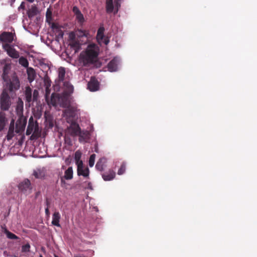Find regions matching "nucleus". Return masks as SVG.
Wrapping results in <instances>:
<instances>
[{"mask_svg": "<svg viewBox=\"0 0 257 257\" xmlns=\"http://www.w3.org/2000/svg\"><path fill=\"white\" fill-rule=\"evenodd\" d=\"M98 48L95 44L88 45L85 51H82L80 54V61L84 66L93 63L97 57Z\"/></svg>", "mask_w": 257, "mask_h": 257, "instance_id": "obj_1", "label": "nucleus"}, {"mask_svg": "<svg viewBox=\"0 0 257 257\" xmlns=\"http://www.w3.org/2000/svg\"><path fill=\"white\" fill-rule=\"evenodd\" d=\"M5 82L10 92L18 90L20 88V81L15 73H13L8 80L5 81Z\"/></svg>", "mask_w": 257, "mask_h": 257, "instance_id": "obj_2", "label": "nucleus"}, {"mask_svg": "<svg viewBox=\"0 0 257 257\" xmlns=\"http://www.w3.org/2000/svg\"><path fill=\"white\" fill-rule=\"evenodd\" d=\"M12 104L9 94L6 91H3L0 95V107L2 111H7Z\"/></svg>", "mask_w": 257, "mask_h": 257, "instance_id": "obj_3", "label": "nucleus"}, {"mask_svg": "<svg viewBox=\"0 0 257 257\" xmlns=\"http://www.w3.org/2000/svg\"><path fill=\"white\" fill-rule=\"evenodd\" d=\"M121 0H114V4L113 0H106V11L107 13H111L115 10L114 14L117 13L119 8L120 7Z\"/></svg>", "mask_w": 257, "mask_h": 257, "instance_id": "obj_4", "label": "nucleus"}, {"mask_svg": "<svg viewBox=\"0 0 257 257\" xmlns=\"http://www.w3.org/2000/svg\"><path fill=\"white\" fill-rule=\"evenodd\" d=\"M3 48L11 58L17 59L19 57V53L9 44H3Z\"/></svg>", "mask_w": 257, "mask_h": 257, "instance_id": "obj_5", "label": "nucleus"}, {"mask_svg": "<svg viewBox=\"0 0 257 257\" xmlns=\"http://www.w3.org/2000/svg\"><path fill=\"white\" fill-rule=\"evenodd\" d=\"M14 40V35L11 32H4L0 35V41L4 44L11 43Z\"/></svg>", "mask_w": 257, "mask_h": 257, "instance_id": "obj_6", "label": "nucleus"}, {"mask_svg": "<svg viewBox=\"0 0 257 257\" xmlns=\"http://www.w3.org/2000/svg\"><path fill=\"white\" fill-rule=\"evenodd\" d=\"M75 33L72 32L70 34V38L71 39L69 45L73 48L75 52H78L81 48V44L75 38Z\"/></svg>", "mask_w": 257, "mask_h": 257, "instance_id": "obj_7", "label": "nucleus"}, {"mask_svg": "<svg viewBox=\"0 0 257 257\" xmlns=\"http://www.w3.org/2000/svg\"><path fill=\"white\" fill-rule=\"evenodd\" d=\"M72 12L76 17V19L80 25L82 26L85 22L83 15L77 6H74L72 8Z\"/></svg>", "mask_w": 257, "mask_h": 257, "instance_id": "obj_8", "label": "nucleus"}, {"mask_svg": "<svg viewBox=\"0 0 257 257\" xmlns=\"http://www.w3.org/2000/svg\"><path fill=\"white\" fill-rule=\"evenodd\" d=\"M77 174L78 176H83L85 177H89V169L86 167L83 168V163L81 161L79 163L78 162L77 165Z\"/></svg>", "mask_w": 257, "mask_h": 257, "instance_id": "obj_9", "label": "nucleus"}, {"mask_svg": "<svg viewBox=\"0 0 257 257\" xmlns=\"http://www.w3.org/2000/svg\"><path fill=\"white\" fill-rule=\"evenodd\" d=\"M78 136L79 137V142L81 143H87L90 139V133L86 130L81 131Z\"/></svg>", "mask_w": 257, "mask_h": 257, "instance_id": "obj_10", "label": "nucleus"}, {"mask_svg": "<svg viewBox=\"0 0 257 257\" xmlns=\"http://www.w3.org/2000/svg\"><path fill=\"white\" fill-rule=\"evenodd\" d=\"M99 82L94 77H91L90 81L88 83V89L91 91H95L98 90Z\"/></svg>", "mask_w": 257, "mask_h": 257, "instance_id": "obj_11", "label": "nucleus"}, {"mask_svg": "<svg viewBox=\"0 0 257 257\" xmlns=\"http://www.w3.org/2000/svg\"><path fill=\"white\" fill-rule=\"evenodd\" d=\"M24 95L26 103H28L29 106L30 105V103L32 101V89L28 86L25 88L24 91Z\"/></svg>", "mask_w": 257, "mask_h": 257, "instance_id": "obj_12", "label": "nucleus"}, {"mask_svg": "<svg viewBox=\"0 0 257 257\" xmlns=\"http://www.w3.org/2000/svg\"><path fill=\"white\" fill-rule=\"evenodd\" d=\"M19 188L23 192H26L31 189V183L29 180L25 179L19 185Z\"/></svg>", "mask_w": 257, "mask_h": 257, "instance_id": "obj_13", "label": "nucleus"}, {"mask_svg": "<svg viewBox=\"0 0 257 257\" xmlns=\"http://www.w3.org/2000/svg\"><path fill=\"white\" fill-rule=\"evenodd\" d=\"M11 66L9 64H6L3 67V72L2 77L4 82L5 81H8V79L11 77L9 75V72L11 70Z\"/></svg>", "mask_w": 257, "mask_h": 257, "instance_id": "obj_14", "label": "nucleus"}, {"mask_svg": "<svg viewBox=\"0 0 257 257\" xmlns=\"http://www.w3.org/2000/svg\"><path fill=\"white\" fill-rule=\"evenodd\" d=\"M71 135L72 136H77L81 131V128L78 124L74 123H72L70 127Z\"/></svg>", "mask_w": 257, "mask_h": 257, "instance_id": "obj_15", "label": "nucleus"}, {"mask_svg": "<svg viewBox=\"0 0 257 257\" xmlns=\"http://www.w3.org/2000/svg\"><path fill=\"white\" fill-rule=\"evenodd\" d=\"M26 125V119L23 121L20 120L19 122H17L16 125V133L17 134H21L23 133L25 130Z\"/></svg>", "mask_w": 257, "mask_h": 257, "instance_id": "obj_16", "label": "nucleus"}, {"mask_svg": "<svg viewBox=\"0 0 257 257\" xmlns=\"http://www.w3.org/2000/svg\"><path fill=\"white\" fill-rule=\"evenodd\" d=\"M115 173L112 170H109L102 174V177L104 181H110L114 178Z\"/></svg>", "mask_w": 257, "mask_h": 257, "instance_id": "obj_17", "label": "nucleus"}, {"mask_svg": "<svg viewBox=\"0 0 257 257\" xmlns=\"http://www.w3.org/2000/svg\"><path fill=\"white\" fill-rule=\"evenodd\" d=\"M118 61L115 58L111 60L107 65L108 70L110 72L116 71L117 69Z\"/></svg>", "mask_w": 257, "mask_h": 257, "instance_id": "obj_18", "label": "nucleus"}, {"mask_svg": "<svg viewBox=\"0 0 257 257\" xmlns=\"http://www.w3.org/2000/svg\"><path fill=\"white\" fill-rule=\"evenodd\" d=\"M24 110V102L21 98H19L17 102L16 112L19 116L22 115Z\"/></svg>", "mask_w": 257, "mask_h": 257, "instance_id": "obj_19", "label": "nucleus"}, {"mask_svg": "<svg viewBox=\"0 0 257 257\" xmlns=\"http://www.w3.org/2000/svg\"><path fill=\"white\" fill-rule=\"evenodd\" d=\"M8 122V119L6 117V113L3 111L0 112V132H2L5 128Z\"/></svg>", "mask_w": 257, "mask_h": 257, "instance_id": "obj_20", "label": "nucleus"}, {"mask_svg": "<svg viewBox=\"0 0 257 257\" xmlns=\"http://www.w3.org/2000/svg\"><path fill=\"white\" fill-rule=\"evenodd\" d=\"M61 215L58 211H55L52 215V224L56 226L60 227L59 223Z\"/></svg>", "mask_w": 257, "mask_h": 257, "instance_id": "obj_21", "label": "nucleus"}, {"mask_svg": "<svg viewBox=\"0 0 257 257\" xmlns=\"http://www.w3.org/2000/svg\"><path fill=\"white\" fill-rule=\"evenodd\" d=\"M14 121L13 120L10 124L8 132L6 136V139L8 141H10L14 136Z\"/></svg>", "mask_w": 257, "mask_h": 257, "instance_id": "obj_22", "label": "nucleus"}, {"mask_svg": "<svg viewBox=\"0 0 257 257\" xmlns=\"http://www.w3.org/2000/svg\"><path fill=\"white\" fill-rule=\"evenodd\" d=\"M28 79L30 83L32 82L36 77L35 70L32 67H28L27 70Z\"/></svg>", "mask_w": 257, "mask_h": 257, "instance_id": "obj_23", "label": "nucleus"}, {"mask_svg": "<svg viewBox=\"0 0 257 257\" xmlns=\"http://www.w3.org/2000/svg\"><path fill=\"white\" fill-rule=\"evenodd\" d=\"M41 132L39 131L38 123H36V125L35 126V128L33 131V133L30 137L31 140H35L37 139L38 138L40 137Z\"/></svg>", "mask_w": 257, "mask_h": 257, "instance_id": "obj_24", "label": "nucleus"}, {"mask_svg": "<svg viewBox=\"0 0 257 257\" xmlns=\"http://www.w3.org/2000/svg\"><path fill=\"white\" fill-rule=\"evenodd\" d=\"M105 163L106 159L104 158H100L96 164V169L99 171H102Z\"/></svg>", "mask_w": 257, "mask_h": 257, "instance_id": "obj_25", "label": "nucleus"}, {"mask_svg": "<svg viewBox=\"0 0 257 257\" xmlns=\"http://www.w3.org/2000/svg\"><path fill=\"white\" fill-rule=\"evenodd\" d=\"M38 13V10L35 5L32 6L31 8L28 11L27 14L29 18H33Z\"/></svg>", "mask_w": 257, "mask_h": 257, "instance_id": "obj_26", "label": "nucleus"}, {"mask_svg": "<svg viewBox=\"0 0 257 257\" xmlns=\"http://www.w3.org/2000/svg\"><path fill=\"white\" fill-rule=\"evenodd\" d=\"M33 175L36 178L42 179L45 176V172L44 170L41 169H37L33 172Z\"/></svg>", "mask_w": 257, "mask_h": 257, "instance_id": "obj_27", "label": "nucleus"}, {"mask_svg": "<svg viewBox=\"0 0 257 257\" xmlns=\"http://www.w3.org/2000/svg\"><path fill=\"white\" fill-rule=\"evenodd\" d=\"M75 35L77 36L78 37H87L89 35V33L88 31L86 30H83L81 29H77L75 32Z\"/></svg>", "mask_w": 257, "mask_h": 257, "instance_id": "obj_28", "label": "nucleus"}, {"mask_svg": "<svg viewBox=\"0 0 257 257\" xmlns=\"http://www.w3.org/2000/svg\"><path fill=\"white\" fill-rule=\"evenodd\" d=\"M66 180H70L73 178V170L72 168L69 167L65 171L63 177Z\"/></svg>", "mask_w": 257, "mask_h": 257, "instance_id": "obj_29", "label": "nucleus"}, {"mask_svg": "<svg viewBox=\"0 0 257 257\" xmlns=\"http://www.w3.org/2000/svg\"><path fill=\"white\" fill-rule=\"evenodd\" d=\"M65 76V68L61 67L58 69V78L60 81L63 82L64 80Z\"/></svg>", "mask_w": 257, "mask_h": 257, "instance_id": "obj_30", "label": "nucleus"}, {"mask_svg": "<svg viewBox=\"0 0 257 257\" xmlns=\"http://www.w3.org/2000/svg\"><path fill=\"white\" fill-rule=\"evenodd\" d=\"M104 28L103 27H100L97 32V39L102 40L104 38Z\"/></svg>", "mask_w": 257, "mask_h": 257, "instance_id": "obj_31", "label": "nucleus"}, {"mask_svg": "<svg viewBox=\"0 0 257 257\" xmlns=\"http://www.w3.org/2000/svg\"><path fill=\"white\" fill-rule=\"evenodd\" d=\"M64 86L65 87L66 90L68 93H71L73 92L74 89L73 86L69 82H64Z\"/></svg>", "mask_w": 257, "mask_h": 257, "instance_id": "obj_32", "label": "nucleus"}, {"mask_svg": "<svg viewBox=\"0 0 257 257\" xmlns=\"http://www.w3.org/2000/svg\"><path fill=\"white\" fill-rule=\"evenodd\" d=\"M19 63L20 65L24 66V67H26L27 68H28L29 62L26 58H25L24 57H21L19 58Z\"/></svg>", "mask_w": 257, "mask_h": 257, "instance_id": "obj_33", "label": "nucleus"}, {"mask_svg": "<svg viewBox=\"0 0 257 257\" xmlns=\"http://www.w3.org/2000/svg\"><path fill=\"white\" fill-rule=\"evenodd\" d=\"M35 126L36 125L28 124L26 130V135L27 136L30 135L33 132L34 128H35Z\"/></svg>", "mask_w": 257, "mask_h": 257, "instance_id": "obj_34", "label": "nucleus"}, {"mask_svg": "<svg viewBox=\"0 0 257 257\" xmlns=\"http://www.w3.org/2000/svg\"><path fill=\"white\" fill-rule=\"evenodd\" d=\"M39 94V93L38 90L35 89L33 91L32 94V101L35 102L38 100Z\"/></svg>", "mask_w": 257, "mask_h": 257, "instance_id": "obj_35", "label": "nucleus"}, {"mask_svg": "<svg viewBox=\"0 0 257 257\" xmlns=\"http://www.w3.org/2000/svg\"><path fill=\"white\" fill-rule=\"evenodd\" d=\"M96 155L94 154H92L89 160V166L90 167H92L93 166L95 162V159Z\"/></svg>", "mask_w": 257, "mask_h": 257, "instance_id": "obj_36", "label": "nucleus"}, {"mask_svg": "<svg viewBox=\"0 0 257 257\" xmlns=\"http://www.w3.org/2000/svg\"><path fill=\"white\" fill-rule=\"evenodd\" d=\"M6 234H7V237L10 239H17L19 238V237L17 235H16L15 234L10 232L9 231L7 230Z\"/></svg>", "mask_w": 257, "mask_h": 257, "instance_id": "obj_37", "label": "nucleus"}, {"mask_svg": "<svg viewBox=\"0 0 257 257\" xmlns=\"http://www.w3.org/2000/svg\"><path fill=\"white\" fill-rule=\"evenodd\" d=\"M125 164L122 163L118 170L117 174L119 175L123 174L125 171Z\"/></svg>", "mask_w": 257, "mask_h": 257, "instance_id": "obj_38", "label": "nucleus"}, {"mask_svg": "<svg viewBox=\"0 0 257 257\" xmlns=\"http://www.w3.org/2000/svg\"><path fill=\"white\" fill-rule=\"evenodd\" d=\"M30 249V245L29 243H27L22 246V252H29Z\"/></svg>", "mask_w": 257, "mask_h": 257, "instance_id": "obj_39", "label": "nucleus"}, {"mask_svg": "<svg viewBox=\"0 0 257 257\" xmlns=\"http://www.w3.org/2000/svg\"><path fill=\"white\" fill-rule=\"evenodd\" d=\"M36 123H38L37 121H34L33 117L31 116L29 119L28 124L36 125Z\"/></svg>", "mask_w": 257, "mask_h": 257, "instance_id": "obj_40", "label": "nucleus"}, {"mask_svg": "<svg viewBox=\"0 0 257 257\" xmlns=\"http://www.w3.org/2000/svg\"><path fill=\"white\" fill-rule=\"evenodd\" d=\"M47 207L45 209V213H46V215L49 216L50 215V212H49V207H48L49 202L48 201H47Z\"/></svg>", "mask_w": 257, "mask_h": 257, "instance_id": "obj_41", "label": "nucleus"}, {"mask_svg": "<svg viewBox=\"0 0 257 257\" xmlns=\"http://www.w3.org/2000/svg\"><path fill=\"white\" fill-rule=\"evenodd\" d=\"M51 28L53 29H59V26H58V25L57 24L53 23L52 24Z\"/></svg>", "mask_w": 257, "mask_h": 257, "instance_id": "obj_42", "label": "nucleus"}, {"mask_svg": "<svg viewBox=\"0 0 257 257\" xmlns=\"http://www.w3.org/2000/svg\"><path fill=\"white\" fill-rule=\"evenodd\" d=\"M19 10H20V9H23V10H24L25 9V3L24 2H22L20 6H19Z\"/></svg>", "mask_w": 257, "mask_h": 257, "instance_id": "obj_43", "label": "nucleus"}, {"mask_svg": "<svg viewBox=\"0 0 257 257\" xmlns=\"http://www.w3.org/2000/svg\"><path fill=\"white\" fill-rule=\"evenodd\" d=\"M104 43L107 45L109 42V39L108 37L105 38L103 41Z\"/></svg>", "mask_w": 257, "mask_h": 257, "instance_id": "obj_44", "label": "nucleus"}, {"mask_svg": "<svg viewBox=\"0 0 257 257\" xmlns=\"http://www.w3.org/2000/svg\"><path fill=\"white\" fill-rule=\"evenodd\" d=\"M87 188L90 189V190H92V184L90 182H88L87 183Z\"/></svg>", "mask_w": 257, "mask_h": 257, "instance_id": "obj_45", "label": "nucleus"}, {"mask_svg": "<svg viewBox=\"0 0 257 257\" xmlns=\"http://www.w3.org/2000/svg\"><path fill=\"white\" fill-rule=\"evenodd\" d=\"M74 257H86L85 255L83 254H75L74 255Z\"/></svg>", "mask_w": 257, "mask_h": 257, "instance_id": "obj_46", "label": "nucleus"}, {"mask_svg": "<svg viewBox=\"0 0 257 257\" xmlns=\"http://www.w3.org/2000/svg\"><path fill=\"white\" fill-rule=\"evenodd\" d=\"M65 112H66V113H69V115H71V110H69V109L66 110H65Z\"/></svg>", "mask_w": 257, "mask_h": 257, "instance_id": "obj_47", "label": "nucleus"}, {"mask_svg": "<svg viewBox=\"0 0 257 257\" xmlns=\"http://www.w3.org/2000/svg\"><path fill=\"white\" fill-rule=\"evenodd\" d=\"M49 15H51V12H50V14H49V13H48V11H47V13H46V17H47V19H48Z\"/></svg>", "mask_w": 257, "mask_h": 257, "instance_id": "obj_48", "label": "nucleus"}, {"mask_svg": "<svg viewBox=\"0 0 257 257\" xmlns=\"http://www.w3.org/2000/svg\"><path fill=\"white\" fill-rule=\"evenodd\" d=\"M77 154H78V152H77L75 153V158H76V159H79V157H78V156H77Z\"/></svg>", "mask_w": 257, "mask_h": 257, "instance_id": "obj_49", "label": "nucleus"}, {"mask_svg": "<svg viewBox=\"0 0 257 257\" xmlns=\"http://www.w3.org/2000/svg\"><path fill=\"white\" fill-rule=\"evenodd\" d=\"M26 1L30 3H32L34 2L35 0H26Z\"/></svg>", "mask_w": 257, "mask_h": 257, "instance_id": "obj_50", "label": "nucleus"}, {"mask_svg": "<svg viewBox=\"0 0 257 257\" xmlns=\"http://www.w3.org/2000/svg\"><path fill=\"white\" fill-rule=\"evenodd\" d=\"M48 84H47V89L48 88V86H50V83H49V82H47Z\"/></svg>", "mask_w": 257, "mask_h": 257, "instance_id": "obj_51", "label": "nucleus"}, {"mask_svg": "<svg viewBox=\"0 0 257 257\" xmlns=\"http://www.w3.org/2000/svg\"><path fill=\"white\" fill-rule=\"evenodd\" d=\"M95 151L96 152H98V151H97V146H95Z\"/></svg>", "mask_w": 257, "mask_h": 257, "instance_id": "obj_52", "label": "nucleus"}, {"mask_svg": "<svg viewBox=\"0 0 257 257\" xmlns=\"http://www.w3.org/2000/svg\"><path fill=\"white\" fill-rule=\"evenodd\" d=\"M12 3H14L16 0H10Z\"/></svg>", "mask_w": 257, "mask_h": 257, "instance_id": "obj_53", "label": "nucleus"}, {"mask_svg": "<svg viewBox=\"0 0 257 257\" xmlns=\"http://www.w3.org/2000/svg\"><path fill=\"white\" fill-rule=\"evenodd\" d=\"M61 182H64V180H63V178H61Z\"/></svg>", "mask_w": 257, "mask_h": 257, "instance_id": "obj_54", "label": "nucleus"}, {"mask_svg": "<svg viewBox=\"0 0 257 257\" xmlns=\"http://www.w3.org/2000/svg\"><path fill=\"white\" fill-rule=\"evenodd\" d=\"M61 36L62 37L63 35V33L62 32V31H61Z\"/></svg>", "mask_w": 257, "mask_h": 257, "instance_id": "obj_55", "label": "nucleus"}, {"mask_svg": "<svg viewBox=\"0 0 257 257\" xmlns=\"http://www.w3.org/2000/svg\"><path fill=\"white\" fill-rule=\"evenodd\" d=\"M55 257H59V256L57 255H55Z\"/></svg>", "mask_w": 257, "mask_h": 257, "instance_id": "obj_56", "label": "nucleus"}, {"mask_svg": "<svg viewBox=\"0 0 257 257\" xmlns=\"http://www.w3.org/2000/svg\"><path fill=\"white\" fill-rule=\"evenodd\" d=\"M40 257H43V256L42 255H40Z\"/></svg>", "mask_w": 257, "mask_h": 257, "instance_id": "obj_57", "label": "nucleus"}, {"mask_svg": "<svg viewBox=\"0 0 257 257\" xmlns=\"http://www.w3.org/2000/svg\"><path fill=\"white\" fill-rule=\"evenodd\" d=\"M14 257H18V256H16V255H14Z\"/></svg>", "mask_w": 257, "mask_h": 257, "instance_id": "obj_58", "label": "nucleus"}]
</instances>
